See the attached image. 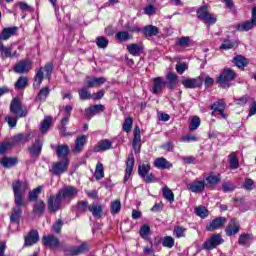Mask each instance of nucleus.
I'll return each mask as SVG.
<instances>
[{"label":"nucleus","mask_w":256,"mask_h":256,"mask_svg":"<svg viewBox=\"0 0 256 256\" xmlns=\"http://www.w3.org/2000/svg\"><path fill=\"white\" fill-rule=\"evenodd\" d=\"M237 74L231 68H224L219 77L216 78V83L222 89H229L231 82L235 81Z\"/></svg>","instance_id":"obj_1"},{"label":"nucleus","mask_w":256,"mask_h":256,"mask_svg":"<svg viewBox=\"0 0 256 256\" xmlns=\"http://www.w3.org/2000/svg\"><path fill=\"white\" fill-rule=\"evenodd\" d=\"M196 15L199 21H202V23H205L206 25H215L217 23V18L209 13L207 5L200 6L196 11Z\"/></svg>","instance_id":"obj_2"},{"label":"nucleus","mask_w":256,"mask_h":256,"mask_svg":"<svg viewBox=\"0 0 256 256\" xmlns=\"http://www.w3.org/2000/svg\"><path fill=\"white\" fill-rule=\"evenodd\" d=\"M10 112L18 118L27 117L29 111L27 106H24L19 98H14L10 103Z\"/></svg>","instance_id":"obj_3"},{"label":"nucleus","mask_w":256,"mask_h":256,"mask_svg":"<svg viewBox=\"0 0 256 256\" xmlns=\"http://www.w3.org/2000/svg\"><path fill=\"white\" fill-rule=\"evenodd\" d=\"M12 189L14 193V203L18 205L23 203V194L27 191V183L18 180L13 182Z\"/></svg>","instance_id":"obj_4"},{"label":"nucleus","mask_w":256,"mask_h":256,"mask_svg":"<svg viewBox=\"0 0 256 256\" xmlns=\"http://www.w3.org/2000/svg\"><path fill=\"white\" fill-rule=\"evenodd\" d=\"M68 169H69V159L64 158L61 161L52 163L50 173H52V175H56V177H59V175H63V173H67Z\"/></svg>","instance_id":"obj_5"},{"label":"nucleus","mask_w":256,"mask_h":256,"mask_svg":"<svg viewBox=\"0 0 256 256\" xmlns=\"http://www.w3.org/2000/svg\"><path fill=\"white\" fill-rule=\"evenodd\" d=\"M254 27H256V7H254L252 9V17L250 20L239 23L236 26V31H239L240 33L243 32H247V31H251V29H253Z\"/></svg>","instance_id":"obj_6"},{"label":"nucleus","mask_w":256,"mask_h":256,"mask_svg":"<svg viewBox=\"0 0 256 256\" xmlns=\"http://www.w3.org/2000/svg\"><path fill=\"white\" fill-rule=\"evenodd\" d=\"M63 198L59 193L48 198V211L50 213H57L62 208Z\"/></svg>","instance_id":"obj_7"},{"label":"nucleus","mask_w":256,"mask_h":256,"mask_svg":"<svg viewBox=\"0 0 256 256\" xmlns=\"http://www.w3.org/2000/svg\"><path fill=\"white\" fill-rule=\"evenodd\" d=\"M30 157L33 162L37 161L41 157V151H43V141L41 139H36L31 146L28 147Z\"/></svg>","instance_id":"obj_8"},{"label":"nucleus","mask_w":256,"mask_h":256,"mask_svg":"<svg viewBox=\"0 0 256 256\" xmlns=\"http://www.w3.org/2000/svg\"><path fill=\"white\" fill-rule=\"evenodd\" d=\"M223 243V238H221V234H214L210 237V239L206 240L202 247L206 249V251H212V249H216Z\"/></svg>","instance_id":"obj_9"},{"label":"nucleus","mask_w":256,"mask_h":256,"mask_svg":"<svg viewBox=\"0 0 256 256\" xmlns=\"http://www.w3.org/2000/svg\"><path fill=\"white\" fill-rule=\"evenodd\" d=\"M104 111L105 106H103V104L90 106L84 110V119H93L95 115H99V113H103Z\"/></svg>","instance_id":"obj_10"},{"label":"nucleus","mask_w":256,"mask_h":256,"mask_svg":"<svg viewBox=\"0 0 256 256\" xmlns=\"http://www.w3.org/2000/svg\"><path fill=\"white\" fill-rule=\"evenodd\" d=\"M25 202H20V204L15 203V207L12 208V214L10 215L11 223H16L19 225L21 221V215H23V206Z\"/></svg>","instance_id":"obj_11"},{"label":"nucleus","mask_w":256,"mask_h":256,"mask_svg":"<svg viewBox=\"0 0 256 256\" xmlns=\"http://www.w3.org/2000/svg\"><path fill=\"white\" fill-rule=\"evenodd\" d=\"M77 193H79V190L73 186H64L58 192L62 199H75Z\"/></svg>","instance_id":"obj_12"},{"label":"nucleus","mask_w":256,"mask_h":256,"mask_svg":"<svg viewBox=\"0 0 256 256\" xmlns=\"http://www.w3.org/2000/svg\"><path fill=\"white\" fill-rule=\"evenodd\" d=\"M240 230L241 224H239L237 218H232L225 229V233L228 237H233V235H237Z\"/></svg>","instance_id":"obj_13"},{"label":"nucleus","mask_w":256,"mask_h":256,"mask_svg":"<svg viewBox=\"0 0 256 256\" xmlns=\"http://www.w3.org/2000/svg\"><path fill=\"white\" fill-rule=\"evenodd\" d=\"M182 85L185 89H197V87H201V85H203V78H201V76L196 78H186L182 80Z\"/></svg>","instance_id":"obj_14"},{"label":"nucleus","mask_w":256,"mask_h":256,"mask_svg":"<svg viewBox=\"0 0 256 256\" xmlns=\"http://www.w3.org/2000/svg\"><path fill=\"white\" fill-rule=\"evenodd\" d=\"M32 67H33V62H31V60H21L15 65L14 71L15 73H19V74L29 73Z\"/></svg>","instance_id":"obj_15"},{"label":"nucleus","mask_w":256,"mask_h":256,"mask_svg":"<svg viewBox=\"0 0 256 256\" xmlns=\"http://www.w3.org/2000/svg\"><path fill=\"white\" fill-rule=\"evenodd\" d=\"M132 147L134 149V153H141V128H139V126H135L134 128Z\"/></svg>","instance_id":"obj_16"},{"label":"nucleus","mask_w":256,"mask_h":256,"mask_svg":"<svg viewBox=\"0 0 256 256\" xmlns=\"http://www.w3.org/2000/svg\"><path fill=\"white\" fill-rule=\"evenodd\" d=\"M106 81L107 79L105 77H99V78L87 77L84 85L87 89H93V87H99L103 85V83H106Z\"/></svg>","instance_id":"obj_17"},{"label":"nucleus","mask_w":256,"mask_h":256,"mask_svg":"<svg viewBox=\"0 0 256 256\" xmlns=\"http://www.w3.org/2000/svg\"><path fill=\"white\" fill-rule=\"evenodd\" d=\"M225 223H227V218L225 217H218L206 227L207 231H217V229H221L225 227Z\"/></svg>","instance_id":"obj_18"},{"label":"nucleus","mask_w":256,"mask_h":256,"mask_svg":"<svg viewBox=\"0 0 256 256\" xmlns=\"http://www.w3.org/2000/svg\"><path fill=\"white\" fill-rule=\"evenodd\" d=\"M133 167H135V157L133 156V153H130L128 156V160L126 162V173L124 176V183H127V181H129L131 174L133 173Z\"/></svg>","instance_id":"obj_19"},{"label":"nucleus","mask_w":256,"mask_h":256,"mask_svg":"<svg viewBox=\"0 0 256 256\" xmlns=\"http://www.w3.org/2000/svg\"><path fill=\"white\" fill-rule=\"evenodd\" d=\"M205 181H193L187 185L188 191L192 193H203L205 191Z\"/></svg>","instance_id":"obj_20"},{"label":"nucleus","mask_w":256,"mask_h":256,"mask_svg":"<svg viewBox=\"0 0 256 256\" xmlns=\"http://www.w3.org/2000/svg\"><path fill=\"white\" fill-rule=\"evenodd\" d=\"M39 242V232L37 230H32L25 236V247H31L35 245V243Z\"/></svg>","instance_id":"obj_21"},{"label":"nucleus","mask_w":256,"mask_h":256,"mask_svg":"<svg viewBox=\"0 0 256 256\" xmlns=\"http://www.w3.org/2000/svg\"><path fill=\"white\" fill-rule=\"evenodd\" d=\"M54 149L59 159H69L67 157L71 153V148L67 144L58 145Z\"/></svg>","instance_id":"obj_22"},{"label":"nucleus","mask_w":256,"mask_h":256,"mask_svg":"<svg viewBox=\"0 0 256 256\" xmlns=\"http://www.w3.org/2000/svg\"><path fill=\"white\" fill-rule=\"evenodd\" d=\"M42 245L44 247H59V238L54 235H44L42 237Z\"/></svg>","instance_id":"obj_23"},{"label":"nucleus","mask_w":256,"mask_h":256,"mask_svg":"<svg viewBox=\"0 0 256 256\" xmlns=\"http://www.w3.org/2000/svg\"><path fill=\"white\" fill-rule=\"evenodd\" d=\"M17 31H19V27L17 26L4 28L0 34V41H7L11 39V37H13Z\"/></svg>","instance_id":"obj_24"},{"label":"nucleus","mask_w":256,"mask_h":256,"mask_svg":"<svg viewBox=\"0 0 256 256\" xmlns=\"http://www.w3.org/2000/svg\"><path fill=\"white\" fill-rule=\"evenodd\" d=\"M225 107H227V104H225V101L223 100H218L211 105L212 111H218L219 115H221L223 119H227V114L224 113Z\"/></svg>","instance_id":"obj_25"},{"label":"nucleus","mask_w":256,"mask_h":256,"mask_svg":"<svg viewBox=\"0 0 256 256\" xmlns=\"http://www.w3.org/2000/svg\"><path fill=\"white\" fill-rule=\"evenodd\" d=\"M89 211L96 219H101V217H103V206L99 203L94 202L90 204Z\"/></svg>","instance_id":"obj_26"},{"label":"nucleus","mask_w":256,"mask_h":256,"mask_svg":"<svg viewBox=\"0 0 256 256\" xmlns=\"http://www.w3.org/2000/svg\"><path fill=\"white\" fill-rule=\"evenodd\" d=\"M45 209H47V205L45 204V202L43 200H37L34 203L32 211L36 215V217H41V215L45 213Z\"/></svg>","instance_id":"obj_27"},{"label":"nucleus","mask_w":256,"mask_h":256,"mask_svg":"<svg viewBox=\"0 0 256 256\" xmlns=\"http://www.w3.org/2000/svg\"><path fill=\"white\" fill-rule=\"evenodd\" d=\"M143 45L132 43L127 45V50L130 55H133L134 57H139L141 53H143Z\"/></svg>","instance_id":"obj_28"},{"label":"nucleus","mask_w":256,"mask_h":256,"mask_svg":"<svg viewBox=\"0 0 256 256\" xmlns=\"http://www.w3.org/2000/svg\"><path fill=\"white\" fill-rule=\"evenodd\" d=\"M154 167H156V169H171V167H173V164L167 161V159L160 157L154 160Z\"/></svg>","instance_id":"obj_29"},{"label":"nucleus","mask_w":256,"mask_h":256,"mask_svg":"<svg viewBox=\"0 0 256 256\" xmlns=\"http://www.w3.org/2000/svg\"><path fill=\"white\" fill-rule=\"evenodd\" d=\"M43 69L44 68H40L36 70L33 83L34 89H39V87H41V83H43V79H45V73L43 72Z\"/></svg>","instance_id":"obj_30"},{"label":"nucleus","mask_w":256,"mask_h":256,"mask_svg":"<svg viewBox=\"0 0 256 256\" xmlns=\"http://www.w3.org/2000/svg\"><path fill=\"white\" fill-rule=\"evenodd\" d=\"M154 81V88L152 90V93L154 95H157V93H160V91L163 89V87H166L167 82L162 77H156L153 79Z\"/></svg>","instance_id":"obj_31"},{"label":"nucleus","mask_w":256,"mask_h":256,"mask_svg":"<svg viewBox=\"0 0 256 256\" xmlns=\"http://www.w3.org/2000/svg\"><path fill=\"white\" fill-rule=\"evenodd\" d=\"M145 37H155L159 35V28L153 25H147L142 30Z\"/></svg>","instance_id":"obj_32"},{"label":"nucleus","mask_w":256,"mask_h":256,"mask_svg":"<svg viewBox=\"0 0 256 256\" xmlns=\"http://www.w3.org/2000/svg\"><path fill=\"white\" fill-rule=\"evenodd\" d=\"M29 137H30L29 134L25 135V134L20 133V134H17L12 137L11 143H12L13 147H15V145H19L21 143L23 145H25V143H27V141H29Z\"/></svg>","instance_id":"obj_33"},{"label":"nucleus","mask_w":256,"mask_h":256,"mask_svg":"<svg viewBox=\"0 0 256 256\" xmlns=\"http://www.w3.org/2000/svg\"><path fill=\"white\" fill-rule=\"evenodd\" d=\"M49 93H51V89H49V86H45L38 92L36 96V101H39L40 103H45V101H47V97H49Z\"/></svg>","instance_id":"obj_34"},{"label":"nucleus","mask_w":256,"mask_h":256,"mask_svg":"<svg viewBox=\"0 0 256 256\" xmlns=\"http://www.w3.org/2000/svg\"><path fill=\"white\" fill-rule=\"evenodd\" d=\"M232 63L238 67V69H243L244 67H247L249 65V60L245 58L244 56L238 55L233 58Z\"/></svg>","instance_id":"obj_35"},{"label":"nucleus","mask_w":256,"mask_h":256,"mask_svg":"<svg viewBox=\"0 0 256 256\" xmlns=\"http://www.w3.org/2000/svg\"><path fill=\"white\" fill-rule=\"evenodd\" d=\"M111 147H112L111 141L105 139L98 142V145L94 148V151L95 153H99V151H109Z\"/></svg>","instance_id":"obj_36"},{"label":"nucleus","mask_w":256,"mask_h":256,"mask_svg":"<svg viewBox=\"0 0 256 256\" xmlns=\"http://www.w3.org/2000/svg\"><path fill=\"white\" fill-rule=\"evenodd\" d=\"M85 141H87V136L85 135H82L76 138L75 147H74V151L76 153H81V151L83 150V147H85Z\"/></svg>","instance_id":"obj_37"},{"label":"nucleus","mask_w":256,"mask_h":256,"mask_svg":"<svg viewBox=\"0 0 256 256\" xmlns=\"http://www.w3.org/2000/svg\"><path fill=\"white\" fill-rule=\"evenodd\" d=\"M43 191V186H38L37 188L33 189L28 193V200L29 201H39V195H41Z\"/></svg>","instance_id":"obj_38"},{"label":"nucleus","mask_w":256,"mask_h":256,"mask_svg":"<svg viewBox=\"0 0 256 256\" xmlns=\"http://www.w3.org/2000/svg\"><path fill=\"white\" fill-rule=\"evenodd\" d=\"M166 79H167V87L168 89H175V87H177V74L175 73H169L167 76H166Z\"/></svg>","instance_id":"obj_39"},{"label":"nucleus","mask_w":256,"mask_h":256,"mask_svg":"<svg viewBox=\"0 0 256 256\" xmlns=\"http://www.w3.org/2000/svg\"><path fill=\"white\" fill-rule=\"evenodd\" d=\"M29 85V80L25 76H20L16 83L14 84V87L17 91H21V89H25Z\"/></svg>","instance_id":"obj_40"},{"label":"nucleus","mask_w":256,"mask_h":256,"mask_svg":"<svg viewBox=\"0 0 256 256\" xmlns=\"http://www.w3.org/2000/svg\"><path fill=\"white\" fill-rule=\"evenodd\" d=\"M150 171H151V164H149V162L140 163L138 165V174L141 177H145V175H148Z\"/></svg>","instance_id":"obj_41"},{"label":"nucleus","mask_w":256,"mask_h":256,"mask_svg":"<svg viewBox=\"0 0 256 256\" xmlns=\"http://www.w3.org/2000/svg\"><path fill=\"white\" fill-rule=\"evenodd\" d=\"M194 213L197 215V217H200L201 219H205V217H209V210L205 206H197L194 209Z\"/></svg>","instance_id":"obj_42"},{"label":"nucleus","mask_w":256,"mask_h":256,"mask_svg":"<svg viewBox=\"0 0 256 256\" xmlns=\"http://www.w3.org/2000/svg\"><path fill=\"white\" fill-rule=\"evenodd\" d=\"M163 197L166 199V201H169V203H173L175 201V194H173V191L169 187H164L162 189Z\"/></svg>","instance_id":"obj_43"},{"label":"nucleus","mask_w":256,"mask_h":256,"mask_svg":"<svg viewBox=\"0 0 256 256\" xmlns=\"http://www.w3.org/2000/svg\"><path fill=\"white\" fill-rule=\"evenodd\" d=\"M94 177H95V179H97V181H99V179H103V177H105V170L103 169V164L101 162H98L96 165Z\"/></svg>","instance_id":"obj_44"},{"label":"nucleus","mask_w":256,"mask_h":256,"mask_svg":"<svg viewBox=\"0 0 256 256\" xmlns=\"http://www.w3.org/2000/svg\"><path fill=\"white\" fill-rule=\"evenodd\" d=\"M86 251H89V245L87 243H82L71 251V255H81L82 253H86Z\"/></svg>","instance_id":"obj_45"},{"label":"nucleus","mask_w":256,"mask_h":256,"mask_svg":"<svg viewBox=\"0 0 256 256\" xmlns=\"http://www.w3.org/2000/svg\"><path fill=\"white\" fill-rule=\"evenodd\" d=\"M1 165H3L6 169L9 167H13V165L17 164V159L16 158H9L5 157L0 160Z\"/></svg>","instance_id":"obj_46"},{"label":"nucleus","mask_w":256,"mask_h":256,"mask_svg":"<svg viewBox=\"0 0 256 256\" xmlns=\"http://www.w3.org/2000/svg\"><path fill=\"white\" fill-rule=\"evenodd\" d=\"M78 95H79L81 101H87L88 99H92L91 92L87 88L79 89Z\"/></svg>","instance_id":"obj_47"},{"label":"nucleus","mask_w":256,"mask_h":256,"mask_svg":"<svg viewBox=\"0 0 256 256\" xmlns=\"http://www.w3.org/2000/svg\"><path fill=\"white\" fill-rule=\"evenodd\" d=\"M51 127V117H46L40 124L41 133H47Z\"/></svg>","instance_id":"obj_48"},{"label":"nucleus","mask_w":256,"mask_h":256,"mask_svg":"<svg viewBox=\"0 0 256 256\" xmlns=\"http://www.w3.org/2000/svg\"><path fill=\"white\" fill-rule=\"evenodd\" d=\"M116 39H118V41L125 42L133 39V36H131L127 31H120L116 33Z\"/></svg>","instance_id":"obj_49"},{"label":"nucleus","mask_w":256,"mask_h":256,"mask_svg":"<svg viewBox=\"0 0 256 256\" xmlns=\"http://www.w3.org/2000/svg\"><path fill=\"white\" fill-rule=\"evenodd\" d=\"M230 160V169H238L239 168V159H237V154L232 152L229 155Z\"/></svg>","instance_id":"obj_50"},{"label":"nucleus","mask_w":256,"mask_h":256,"mask_svg":"<svg viewBox=\"0 0 256 256\" xmlns=\"http://www.w3.org/2000/svg\"><path fill=\"white\" fill-rule=\"evenodd\" d=\"M162 245L163 247H167L168 249H171L175 245V239L171 236H165L162 239Z\"/></svg>","instance_id":"obj_51"},{"label":"nucleus","mask_w":256,"mask_h":256,"mask_svg":"<svg viewBox=\"0 0 256 256\" xmlns=\"http://www.w3.org/2000/svg\"><path fill=\"white\" fill-rule=\"evenodd\" d=\"M242 188L246 191H253V189H255V181H253V179L251 178H246L244 180Z\"/></svg>","instance_id":"obj_52"},{"label":"nucleus","mask_w":256,"mask_h":256,"mask_svg":"<svg viewBox=\"0 0 256 256\" xmlns=\"http://www.w3.org/2000/svg\"><path fill=\"white\" fill-rule=\"evenodd\" d=\"M206 182L209 187H213V185H217V183H221V177L215 176V175H210L206 177Z\"/></svg>","instance_id":"obj_53"},{"label":"nucleus","mask_w":256,"mask_h":256,"mask_svg":"<svg viewBox=\"0 0 256 256\" xmlns=\"http://www.w3.org/2000/svg\"><path fill=\"white\" fill-rule=\"evenodd\" d=\"M5 121L8 123L10 129H15V127H17V121H19V117L8 115L5 118Z\"/></svg>","instance_id":"obj_54"},{"label":"nucleus","mask_w":256,"mask_h":256,"mask_svg":"<svg viewBox=\"0 0 256 256\" xmlns=\"http://www.w3.org/2000/svg\"><path fill=\"white\" fill-rule=\"evenodd\" d=\"M186 231H187V228H185L183 226H175L173 233H174L175 237H177L178 239H181V237H185Z\"/></svg>","instance_id":"obj_55"},{"label":"nucleus","mask_w":256,"mask_h":256,"mask_svg":"<svg viewBox=\"0 0 256 256\" xmlns=\"http://www.w3.org/2000/svg\"><path fill=\"white\" fill-rule=\"evenodd\" d=\"M176 45H179V47L187 48L189 45H191V38L184 36L178 39L176 42Z\"/></svg>","instance_id":"obj_56"},{"label":"nucleus","mask_w":256,"mask_h":256,"mask_svg":"<svg viewBox=\"0 0 256 256\" xmlns=\"http://www.w3.org/2000/svg\"><path fill=\"white\" fill-rule=\"evenodd\" d=\"M123 131H125V133H129L131 131V129H133V118L128 117L124 120L123 123Z\"/></svg>","instance_id":"obj_57"},{"label":"nucleus","mask_w":256,"mask_h":256,"mask_svg":"<svg viewBox=\"0 0 256 256\" xmlns=\"http://www.w3.org/2000/svg\"><path fill=\"white\" fill-rule=\"evenodd\" d=\"M121 211V200L117 199L111 203V213L112 215H117Z\"/></svg>","instance_id":"obj_58"},{"label":"nucleus","mask_w":256,"mask_h":256,"mask_svg":"<svg viewBox=\"0 0 256 256\" xmlns=\"http://www.w3.org/2000/svg\"><path fill=\"white\" fill-rule=\"evenodd\" d=\"M96 44L99 47V49H105L109 45V40H107V38H105L103 36H99L96 39Z\"/></svg>","instance_id":"obj_59"},{"label":"nucleus","mask_w":256,"mask_h":256,"mask_svg":"<svg viewBox=\"0 0 256 256\" xmlns=\"http://www.w3.org/2000/svg\"><path fill=\"white\" fill-rule=\"evenodd\" d=\"M89 202L87 200H82L78 202V211L79 213H86V211H89Z\"/></svg>","instance_id":"obj_60"},{"label":"nucleus","mask_w":256,"mask_h":256,"mask_svg":"<svg viewBox=\"0 0 256 256\" xmlns=\"http://www.w3.org/2000/svg\"><path fill=\"white\" fill-rule=\"evenodd\" d=\"M251 241V234L243 233L239 236L238 243L239 245H247Z\"/></svg>","instance_id":"obj_61"},{"label":"nucleus","mask_w":256,"mask_h":256,"mask_svg":"<svg viewBox=\"0 0 256 256\" xmlns=\"http://www.w3.org/2000/svg\"><path fill=\"white\" fill-rule=\"evenodd\" d=\"M199 125H201V120L199 119V117L194 116L190 122V126H189L190 131L197 130Z\"/></svg>","instance_id":"obj_62"},{"label":"nucleus","mask_w":256,"mask_h":256,"mask_svg":"<svg viewBox=\"0 0 256 256\" xmlns=\"http://www.w3.org/2000/svg\"><path fill=\"white\" fill-rule=\"evenodd\" d=\"M61 229H63V220L58 219L56 220V222L52 225V231H54V233H61Z\"/></svg>","instance_id":"obj_63"},{"label":"nucleus","mask_w":256,"mask_h":256,"mask_svg":"<svg viewBox=\"0 0 256 256\" xmlns=\"http://www.w3.org/2000/svg\"><path fill=\"white\" fill-rule=\"evenodd\" d=\"M13 148L12 142H4L0 144V155H3L9 151V149Z\"/></svg>","instance_id":"obj_64"}]
</instances>
